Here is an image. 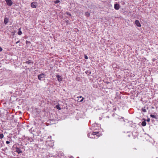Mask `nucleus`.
I'll return each mask as SVG.
<instances>
[{"label":"nucleus","instance_id":"34","mask_svg":"<svg viewBox=\"0 0 158 158\" xmlns=\"http://www.w3.org/2000/svg\"><path fill=\"white\" fill-rule=\"evenodd\" d=\"M93 129L94 130H95V129L94 128H93Z\"/></svg>","mask_w":158,"mask_h":158},{"label":"nucleus","instance_id":"10","mask_svg":"<svg viewBox=\"0 0 158 158\" xmlns=\"http://www.w3.org/2000/svg\"><path fill=\"white\" fill-rule=\"evenodd\" d=\"M83 99H84L83 97H82V96H80L79 97H78L77 101L78 102H82V101H83Z\"/></svg>","mask_w":158,"mask_h":158},{"label":"nucleus","instance_id":"25","mask_svg":"<svg viewBox=\"0 0 158 158\" xmlns=\"http://www.w3.org/2000/svg\"><path fill=\"white\" fill-rule=\"evenodd\" d=\"M2 142V143H1L0 142V143H1V145H0V147H2V146H3V145H4V142L3 141H1Z\"/></svg>","mask_w":158,"mask_h":158},{"label":"nucleus","instance_id":"30","mask_svg":"<svg viewBox=\"0 0 158 158\" xmlns=\"http://www.w3.org/2000/svg\"><path fill=\"white\" fill-rule=\"evenodd\" d=\"M20 42V40H19V41H17V42H16L15 44H17L18 43H19Z\"/></svg>","mask_w":158,"mask_h":158},{"label":"nucleus","instance_id":"21","mask_svg":"<svg viewBox=\"0 0 158 158\" xmlns=\"http://www.w3.org/2000/svg\"><path fill=\"white\" fill-rule=\"evenodd\" d=\"M56 108L58 110H60L61 108L60 107V106L59 105H57L56 106Z\"/></svg>","mask_w":158,"mask_h":158},{"label":"nucleus","instance_id":"16","mask_svg":"<svg viewBox=\"0 0 158 158\" xmlns=\"http://www.w3.org/2000/svg\"><path fill=\"white\" fill-rule=\"evenodd\" d=\"M150 116L151 117H152V118H155V119H157V118L156 117L155 115H153V114H151L150 115Z\"/></svg>","mask_w":158,"mask_h":158},{"label":"nucleus","instance_id":"5","mask_svg":"<svg viewBox=\"0 0 158 158\" xmlns=\"http://www.w3.org/2000/svg\"><path fill=\"white\" fill-rule=\"evenodd\" d=\"M5 1L8 6H11L13 4V2L11 0H5Z\"/></svg>","mask_w":158,"mask_h":158},{"label":"nucleus","instance_id":"8","mask_svg":"<svg viewBox=\"0 0 158 158\" xmlns=\"http://www.w3.org/2000/svg\"><path fill=\"white\" fill-rule=\"evenodd\" d=\"M135 24L138 27H141V25L139 22V21L138 20H136L135 21Z\"/></svg>","mask_w":158,"mask_h":158},{"label":"nucleus","instance_id":"26","mask_svg":"<svg viewBox=\"0 0 158 158\" xmlns=\"http://www.w3.org/2000/svg\"><path fill=\"white\" fill-rule=\"evenodd\" d=\"M84 58L85 59H88V57L86 55H85Z\"/></svg>","mask_w":158,"mask_h":158},{"label":"nucleus","instance_id":"6","mask_svg":"<svg viewBox=\"0 0 158 158\" xmlns=\"http://www.w3.org/2000/svg\"><path fill=\"white\" fill-rule=\"evenodd\" d=\"M120 8V5L117 3H116L114 4V8L116 10H118Z\"/></svg>","mask_w":158,"mask_h":158},{"label":"nucleus","instance_id":"15","mask_svg":"<svg viewBox=\"0 0 158 158\" xmlns=\"http://www.w3.org/2000/svg\"><path fill=\"white\" fill-rule=\"evenodd\" d=\"M85 73L88 75H89L91 73V72L89 70H87L85 72Z\"/></svg>","mask_w":158,"mask_h":158},{"label":"nucleus","instance_id":"17","mask_svg":"<svg viewBox=\"0 0 158 158\" xmlns=\"http://www.w3.org/2000/svg\"><path fill=\"white\" fill-rule=\"evenodd\" d=\"M93 133H94V135H99V132L98 131H97L96 132H93Z\"/></svg>","mask_w":158,"mask_h":158},{"label":"nucleus","instance_id":"20","mask_svg":"<svg viewBox=\"0 0 158 158\" xmlns=\"http://www.w3.org/2000/svg\"><path fill=\"white\" fill-rule=\"evenodd\" d=\"M141 110L143 112H146L147 111L144 108H142Z\"/></svg>","mask_w":158,"mask_h":158},{"label":"nucleus","instance_id":"29","mask_svg":"<svg viewBox=\"0 0 158 158\" xmlns=\"http://www.w3.org/2000/svg\"><path fill=\"white\" fill-rule=\"evenodd\" d=\"M147 121L148 122H149L150 121V119L149 118H148L147 119Z\"/></svg>","mask_w":158,"mask_h":158},{"label":"nucleus","instance_id":"32","mask_svg":"<svg viewBox=\"0 0 158 158\" xmlns=\"http://www.w3.org/2000/svg\"><path fill=\"white\" fill-rule=\"evenodd\" d=\"M156 59H152V61H153V62H154L155 60H156Z\"/></svg>","mask_w":158,"mask_h":158},{"label":"nucleus","instance_id":"31","mask_svg":"<svg viewBox=\"0 0 158 158\" xmlns=\"http://www.w3.org/2000/svg\"><path fill=\"white\" fill-rule=\"evenodd\" d=\"M2 50V48L0 47V52H1Z\"/></svg>","mask_w":158,"mask_h":158},{"label":"nucleus","instance_id":"18","mask_svg":"<svg viewBox=\"0 0 158 158\" xmlns=\"http://www.w3.org/2000/svg\"><path fill=\"white\" fill-rule=\"evenodd\" d=\"M86 16L87 17H89L90 15V14L89 12H86L85 14Z\"/></svg>","mask_w":158,"mask_h":158},{"label":"nucleus","instance_id":"3","mask_svg":"<svg viewBox=\"0 0 158 158\" xmlns=\"http://www.w3.org/2000/svg\"><path fill=\"white\" fill-rule=\"evenodd\" d=\"M38 5V3L37 2H32L31 4V6L32 8H36Z\"/></svg>","mask_w":158,"mask_h":158},{"label":"nucleus","instance_id":"28","mask_svg":"<svg viewBox=\"0 0 158 158\" xmlns=\"http://www.w3.org/2000/svg\"><path fill=\"white\" fill-rule=\"evenodd\" d=\"M6 144H8L10 143V141H7L6 142Z\"/></svg>","mask_w":158,"mask_h":158},{"label":"nucleus","instance_id":"22","mask_svg":"<svg viewBox=\"0 0 158 158\" xmlns=\"http://www.w3.org/2000/svg\"><path fill=\"white\" fill-rule=\"evenodd\" d=\"M55 4H57L60 2V1L59 0H56L54 2Z\"/></svg>","mask_w":158,"mask_h":158},{"label":"nucleus","instance_id":"9","mask_svg":"<svg viewBox=\"0 0 158 158\" xmlns=\"http://www.w3.org/2000/svg\"><path fill=\"white\" fill-rule=\"evenodd\" d=\"M87 136L88 137L90 138H94V135L93 132L92 133H89L87 135Z\"/></svg>","mask_w":158,"mask_h":158},{"label":"nucleus","instance_id":"1","mask_svg":"<svg viewBox=\"0 0 158 158\" xmlns=\"http://www.w3.org/2000/svg\"><path fill=\"white\" fill-rule=\"evenodd\" d=\"M45 75L44 73H41L40 74L38 75V78L39 80L41 81L42 78H45Z\"/></svg>","mask_w":158,"mask_h":158},{"label":"nucleus","instance_id":"23","mask_svg":"<svg viewBox=\"0 0 158 158\" xmlns=\"http://www.w3.org/2000/svg\"><path fill=\"white\" fill-rule=\"evenodd\" d=\"M4 137V135L3 134H0V139Z\"/></svg>","mask_w":158,"mask_h":158},{"label":"nucleus","instance_id":"19","mask_svg":"<svg viewBox=\"0 0 158 158\" xmlns=\"http://www.w3.org/2000/svg\"><path fill=\"white\" fill-rule=\"evenodd\" d=\"M26 43L27 45H30L31 44V42L30 41L26 40Z\"/></svg>","mask_w":158,"mask_h":158},{"label":"nucleus","instance_id":"4","mask_svg":"<svg viewBox=\"0 0 158 158\" xmlns=\"http://www.w3.org/2000/svg\"><path fill=\"white\" fill-rule=\"evenodd\" d=\"M15 152H17L19 154L22 153V151L19 148L16 147L15 148Z\"/></svg>","mask_w":158,"mask_h":158},{"label":"nucleus","instance_id":"14","mask_svg":"<svg viewBox=\"0 0 158 158\" xmlns=\"http://www.w3.org/2000/svg\"><path fill=\"white\" fill-rule=\"evenodd\" d=\"M141 125L143 126H145L146 125V123L145 121L142 122Z\"/></svg>","mask_w":158,"mask_h":158},{"label":"nucleus","instance_id":"12","mask_svg":"<svg viewBox=\"0 0 158 158\" xmlns=\"http://www.w3.org/2000/svg\"><path fill=\"white\" fill-rule=\"evenodd\" d=\"M34 63L31 60H29L28 61H26L25 62V63L27 64H33Z\"/></svg>","mask_w":158,"mask_h":158},{"label":"nucleus","instance_id":"7","mask_svg":"<svg viewBox=\"0 0 158 158\" xmlns=\"http://www.w3.org/2000/svg\"><path fill=\"white\" fill-rule=\"evenodd\" d=\"M56 76L57 78V80L59 82H60L62 80L63 78L61 77V76L58 75H57Z\"/></svg>","mask_w":158,"mask_h":158},{"label":"nucleus","instance_id":"11","mask_svg":"<svg viewBox=\"0 0 158 158\" xmlns=\"http://www.w3.org/2000/svg\"><path fill=\"white\" fill-rule=\"evenodd\" d=\"M9 21V19L7 17H5L4 19V23L5 24H6Z\"/></svg>","mask_w":158,"mask_h":158},{"label":"nucleus","instance_id":"33","mask_svg":"<svg viewBox=\"0 0 158 158\" xmlns=\"http://www.w3.org/2000/svg\"><path fill=\"white\" fill-rule=\"evenodd\" d=\"M106 83H107V84H110V83L109 82H106Z\"/></svg>","mask_w":158,"mask_h":158},{"label":"nucleus","instance_id":"2","mask_svg":"<svg viewBox=\"0 0 158 158\" xmlns=\"http://www.w3.org/2000/svg\"><path fill=\"white\" fill-rule=\"evenodd\" d=\"M56 120L54 119H50L48 121V123L50 125L55 124L56 123Z\"/></svg>","mask_w":158,"mask_h":158},{"label":"nucleus","instance_id":"13","mask_svg":"<svg viewBox=\"0 0 158 158\" xmlns=\"http://www.w3.org/2000/svg\"><path fill=\"white\" fill-rule=\"evenodd\" d=\"M18 30H19V31L18 32V34L19 35H21L22 34V31L21 30V28H19Z\"/></svg>","mask_w":158,"mask_h":158},{"label":"nucleus","instance_id":"24","mask_svg":"<svg viewBox=\"0 0 158 158\" xmlns=\"http://www.w3.org/2000/svg\"><path fill=\"white\" fill-rule=\"evenodd\" d=\"M28 140H30L31 142L32 141L33 139L32 138H30L28 139Z\"/></svg>","mask_w":158,"mask_h":158},{"label":"nucleus","instance_id":"27","mask_svg":"<svg viewBox=\"0 0 158 158\" xmlns=\"http://www.w3.org/2000/svg\"><path fill=\"white\" fill-rule=\"evenodd\" d=\"M67 14L68 15H69L70 16H71V14L69 12H67Z\"/></svg>","mask_w":158,"mask_h":158}]
</instances>
